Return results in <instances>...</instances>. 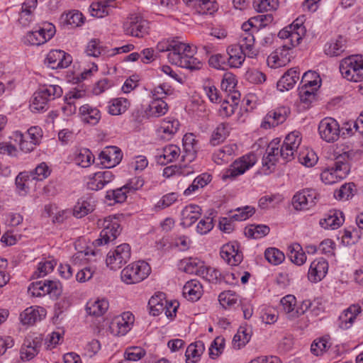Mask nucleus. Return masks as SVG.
<instances>
[{
  "mask_svg": "<svg viewBox=\"0 0 363 363\" xmlns=\"http://www.w3.org/2000/svg\"><path fill=\"white\" fill-rule=\"evenodd\" d=\"M356 153L353 150H348L337 156L333 165L321 173L322 181L326 184H333L346 177L350 172L348 161L352 160Z\"/></svg>",
  "mask_w": 363,
  "mask_h": 363,
  "instance_id": "nucleus-1",
  "label": "nucleus"
},
{
  "mask_svg": "<svg viewBox=\"0 0 363 363\" xmlns=\"http://www.w3.org/2000/svg\"><path fill=\"white\" fill-rule=\"evenodd\" d=\"M149 264L144 261L132 263L121 272V279L127 284H137L144 280L150 273Z\"/></svg>",
  "mask_w": 363,
  "mask_h": 363,
  "instance_id": "nucleus-2",
  "label": "nucleus"
},
{
  "mask_svg": "<svg viewBox=\"0 0 363 363\" xmlns=\"http://www.w3.org/2000/svg\"><path fill=\"white\" fill-rule=\"evenodd\" d=\"M62 94V89L58 85L43 86L34 93L30 107L33 110L43 111L46 108L49 101L61 96Z\"/></svg>",
  "mask_w": 363,
  "mask_h": 363,
  "instance_id": "nucleus-3",
  "label": "nucleus"
},
{
  "mask_svg": "<svg viewBox=\"0 0 363 363\" xmlns=\"http://www.w3.org/2000/svg\"><path fill=\"white\" fill-rule=\"evenodd\" d=\"M303 79L306 80V84L299 91V97L302 103L309 105L316 100V91L318 82H320L319 75L315 71L308 69L303 74Z\"/></svg>",
  "mask_w": 363,
  "mask_h": 363,
  "instance_id": "nucleus-4",
  "label": "nucleus"
},
{
  "mask_svg": "<svg viewBox=\"0 0 363 363\" xmlns=\"http://www.w3.org/2000/svg\"><path fill=\"white\" fill-rule=\"evenodd\" d=\"M256 162L257 157L255 154L252 152L242 156L239 160H235L230 167L225 170L222 176V179L225 181L228 179H235L236 177L244 174L245 171L252 167Z\"/></svg>",
  "mask_w": 363,
  "mask_h": 363,
  "instance_id": "nucleus-5",
  "label": "nucleus"
},
{
  "mask_svg": "<svg viewBox=\"0 0 363 363\" xmlns=\"http://www.w3.org/2000/svg\"><path fill=\"white\" fill-rule=\"evenodd\" d=\"M148 22L138 14H131L124 21L123 28L125 34L143 38L148 33Z\"/></svg>",
  "mask_w": 363,
  "mask_h": 363,
  "instance_id": "nucleus-6",
  "label": "nucleus"
},
{
  "mask_svg": "<svg viewBox=\"0 0 363 363\" xmlns=\"http://www.w3.org/2000/svg\"><path fill=\"white\" fill-rule=\"evenodd\" d=\"M28 291L33 296L38 297L49 294L57 298L62 294V284L60 281L52 280L35 281L29 286Z\"/></svg>",
  "mask_w": 363,
  "mask_h": 363,
  "instance_id": "nucleus-7",
  "label": "nucleus"
},
{
  "mask_svg": "<svg viewBox=\"0 0 363 363\" xmlns=\"http://www.w3.org/2000/svg\"><path fill=\"white\" fill-rule=\"evenodd\" d=\"M28 291L33 296L38 297L49 294L57 298L62 294V284L60 281L52 280L35 281L29 286Z\"/></svg>",
  "mask_w": 363,
  "mask_h": 363,
  "instance_id": "nucleus-8",
  "label": "nucleus"
},
{
  "mask_svg": "<svg viewBox=\"0 0 363 363\" xmlns=\"http://www.w3.org/2000/svg\"><path fill=\"white\" fill-rule=\"evenodd\" d=\"M130 258V247L128 244L124 243L108 253L106 262L111 269L117 270L126 264Z\"/></svg>",
  "mask_w": 363,
  "mask_h": 363,
  "instance_id": "nucleus-9",
  "label": "nucleus"
},
{
  "mask_svg": "<svg viewBox=\"0 0 363 363\" xmlns=\"http://www.w3.org/2000/svg\"><path fill=\"white\" fill-rule=\"evenodd\" d=\"M318 133L323 140L333 143L340 137V125L334 118H325L319 123Z\"/></svg>",
  "mask_w": 363,
  "mask_h": 363,
  "instance_id": "nucleus-10",
  "label": "nucleus"
},
{
  "mask_svg": "<svg viewBox=\"0 0 363 363\" xmlns=\"http://www.w3.org/2000/svg\"><path fill=\"white\" fill-rule=\"evenodd\" d=\"M319 199V194L313 189H305L293 197V206L296 210L308 209L313 206Z\"/></svg>",
  "mask_w": 363,
  "mask_h": 363,
  "instance_id": "nucleus-11",
  "label": "nucleus"
},
{
  "mask_svg": "<svg viewBox=\"0 0 363 363\" xmlns=\"http://www.w3.org/2000/svg\"><path fill=\"white\" fill-rule=\"evenodd\" d=\"M55 33V26L51 23H48L43 28L28 32L26 36V43L31 45H40L51 39Z\"/></svg>",
  "mask_w": 363,
  "mask_h": 363,
  "instance_id": "nucleus-12",
  "label": "nucleus"
},
{
  "mask_svg": "<svg viewBox=\"0 0 363 363\" xmlns=\"http://www.w3.org/2000/svg\"><path fill=\"white\" fill-rule=\"evenodd\" d=\"M177 43L174 45V48L168 53L167 59L169 62L180 68H199L198 65L200 64V62L198 59L184 56L182 50L177 48Z\"/></svg>",
  "mask_w": 363,
  "mask_h": 363,
  "instance_id": "nucleus-13",
  "label": "nucleus"
},
{
  "mask_svg": "<svg viewBox=\"0 0 363 363\" xmlns=\"http://www.w3.org/2000/svg\"><path fill=\"white\" fill-rule=\"evenodd\" d=\"M290 112V108L286 106H280L272 110L264 117L261 126L264 128L277 126L286 120Z\"/></svg>",
  "mask_w": 363,
  "mask_h": 363,
  "instance_id": "nucleus-14",
  "label": "nucleus"
},
{
  "mask_svg": "<svg viewBox=\"0 0 363 363\" xmlns=\"http://www.w3.org/2000/svg\"><path fill=\"white\" fill-rule=\"evenodd\" d=\"M122 158L123 154L121 149L116 146L106 147L99 154L101 164L108 169L118 164Z\"/></svg>",
  "mask_w": 363,
  "mask_h": 363,
  "instance_id": "nucleus-15",
  "label": "nucleus"
},
{
  "mask_svg": "<svg viewBox=\"0 0 363 363\" xmlns=\"http://www.w3.org/2000/svg\"><path fill=\"white\" fill-rule=\"evenodd\" d=\"M45 62L50 68H67L72 62L69 54L60 50H51L47 55Z\"/></svg>",
  "mask_w": 363,
  "mask_h": 363,
  "instance_id": "nucleus-16",
  "label": "nucleus"
},
{
  "mask_svg": "<svg viewBox=\"0 0 363 363\" xmlns=\"http://www.w3.org/2000/svg\"><path fill=\"white\" fill-rule=\"evenodd\" d=\"M221 257L232 266L239 264L243 258L242 252L239 250V244L237 242L224 245L220 250Z\"/></svg>",
  "mask_w": 363,
  "mask_h": 363,
  "instance_id": "nucleus-17",
  "label": "nucleus"
},
{
  "mask_svg": "<svg viewBox=\"0 0 363 363\" xmlns=\"http://www.w3.org/2000/svg\"><path fill=\"white\" fill-rule=\"evenodd\" d=\"M328 264L324 258L316 259L311 264L308 270V279L313 282L320 281L326 275Z\"/></svg>",
  "mask_w": 363,
  "mask_h": 363,
  "instance_id": "nucleus-18",
  "label": "nucleus"
},
{
  "mask_svg": "<svg viewBox=\"0 0 363 363\" xmlns=\"http://www.w3.org/2000/svg\"><path fill=\"white\" fill-rule=\"evenodd\" d=\"M41 345L42 338L40 337L33 339L27 338L21 349V359L27 361L33 359L38 353Z\"/></svg>",
  "mask_w": 363,
  "mask_h": 363,
  "instance_id": "nucleus-19",
  "label": "nucleus"
},
{
  "mask_svg": "<svg viewBox=\"0 0 363 363\" xmlns=\"http://www.w3.org/2000/svg\"><path fill=\"white\" fill-rule=\"evenodd\" d=\"M114 178L112 172L106 170L103 172H98L94 174L88 182V188L98 191L103 189L105 185L110 183Z\"/></svg>",
  "mask_w": 363,
  "mask_h": 363,
  "instance_id": "nucleus-20",
  "label": "nucleus"
},
{
  "mask_svg": "<svg viewBox=\"0 0 363 363\" xmlns=\"http://www.w3.org/2000/svg\"><path fill=\"white\" fill-rule=\"evenodd\" d=\"M158 151L156 157L157 162L161 165L174 162L180 155V148L175 145H167L161 151Z\"/></svg>",
  "mask_w": 363,
  "mask_h": 363,
  "instance_id": "nucleus-21",
  "label": "nucleus"
},
{
  "mask_svg": "<svg viewBox=\"0 0 363 363\" xmlns=\"http://www.w3.org/2000/svg\"><path fill=\"white\" fill-rule=\"evenodd\" d=\"M361 307L357 304L350 306L345 310L339 318V325L342 329H348L353 324L357 316L361 313Z\"/></svg>",
  "mask_w": 363,
  "mask_h": 363,
  "instance_id": "nucleus-22",
  "label": "nucleus"
},
{
  "mask_svg": "<svg viewBox=\"0 0 363 363\" xmlns=\"http://www.w3.org/2000/svg\"><path fill=\"white\" fill-rule=\"evenodd\" d=\"M201 209L195 204H190L184 207L182 211V223L184 227H190L201 216Z\"/></svg>",
  "mask_w": 363,
  "mask_h": 363,
  "instance_id": "nucleus-23",
  "label": "nucleus"
},
{
  "mask_svg": "<svg viewBox=\"0 0 363 363\" xmlns=\"http://www.w3.org/2000/svg\"><path fill=\"white\" fill-rule=\"evenodd\" d=\"M227 61L230 68H239L245 58V50L238 45L228 47Z\"/></svg>",
  "mask_w": 363,
  "mask_h": 363,
  "instance_id": "nucleus-24",
  "label": "nucleus"
},
{
  "mask_svg": "<svg viewBox=\"0 0 363 363\" xmlns=\"http://www.w3.org/2000/svg\"><path fill=\"white\" fill-rule=\"evenodd\" d=\"M344 222V216L340 211H330L325 218L320 219V225L325 229L333 230L338 228Z\"/></svg>",
  "mask_w": 363,
  "mask_h": 363,
  "instance_id": "nucleus-25",
  "label": "nucleus"
},
{
  "mask_svg": "<svg viewBox=\"0 0 363 363\" xmlns=\"http://www.w3.org/2000/svg\"><path fill=\"white\" fill-rule=\"evenodd\" d=\"M183 295L189 301H198L203 293L202 286L199 281L192 279L186 283L183 287Z\"/></svg>",
  "mask_w": 363,
  "mask_h": 363,
  "instance_id": "nucleus-26",
  "label": "nucleus"
},
{
  "mask_svg": "<svg viewBox=\"0 0 363 363\" xmlns=\"http://www.w3.org/2000/svg\"><path fill=\"white\" fill-rule=\"evenodd\" d=\"M299 79V72L296 69H287L277 82V89L281 91L289 90Z\"/></svg>",
  "mask_w": 363,
  "mask_h": 363,
  "instance_id": "nucleus-27",
  "label": "nucleus"
},
{
  "mask_svg": "<svg viewBox=\"0 0 363 363\" xmlns=\"http://www.w3.org/2000/svg\"><path fill=\"white\" fill-rule=\"evenodd\" d=\"M44 312L43 308H27L20 314L21 321L23 325H33L45 315Z\"/></svg>",
  "mask_w": 363,
  "mask_h": 363,
  "instance_id": "nucleus-28",
  "label": "nucleus"
},
{
  "mask_svg": "<svg viewBox=\"0 0 363 363\" xmlns=\"http://www.w3.org/2000/svg\"><path fill=\"white\" fill-rule=\"evenodd\" d=\"M205 350L204 343L202 341H196L190 344L185 352L186 363H196Z\"/></svg>",
  "mask_w": 363,
  "mask_h": 363,
  "instance_id": "nucleus-29",
  "label": "nucleus"
},
{
  "mask_svg": "<svg viewBox=\"0 0 363 363\" xmlns=\"http://www.w3.org/2000/svg\"><path fill=\"white\" fill-rule=\"evenodd\" d=\"M79 112L83 117L84 121L91 125L98 123L101 118L100 111L89 104L82 106L79 108Z\"/></svg>",
  "mask_w": 363,
  "mask_h": 363,
  "instance_id": "nucleus-30",
  "label": "nucleus"
},
{
  "mask_svg": "<svg viewBox=\"0 0 363 363\" xmlns=\"http://www.w3.org/2000/svg\"><path fill=\"white\" fill-rule=\"evenodd\" d=\"M98 225L103 227V230L110 231L108 235L112 236V240H115L121 232V225L116 218L108 216L103 220L99 219L98 220Z\"/></svg>",
  "mask_w": 363,
  "mask_h": 363,
  "instance_id": "nucleus-31",
  "label": "nucleus"
},
{
  "mask_svg": "<svg viewBox=\"0 0 363 363\" xmlns=\"http://www.w3.org/2000/svg\"><path fill=\"white\" fill-rule=\"evenodd\" d=\"M179 125V122L177 119H165L162 121L161 126L158 129V132L166 135H161V137L168 140L177 132Z\"/></svg>",
  "mask_w": 363,
  "mask_h": 363,
  "instance_id": "nucleus-32",
  "label": "nucleus"
},
{
  "mask_svg": "<svg viewBox=\"0 0 363 363\" xmlns=\"http://www.w3.org/2000/svg\"><path fill=\"white\" fill-rule=\"evenodd\" d=\"M345 40L342 35L337 38L332 39L325 45V52L330 56H337L344 51Z\"/></svg>",
  "mask_w": 363,
  "mask_h": 363,
  "instance_id": "nucleus-33",
  "label": "nucleus"
},
{
  "mask_svg": "<svg viewBox=\"0 0 363 363\" xmlns=\"http://www.w3.org/2000/svg\"><path fill=\"white\" fill-rule=\"evenodd\" d=\"M94 210V206L89 199H79L73 208V216L77 218H81Z\"/></svg>",
  "mask_w": 363,
  "mask_h": 363,
  "instance_id": "nucleus-34",
  "label": "nucleus"
},
{
  "mask_svg": "<svg viewBox=\"0 0 363 363\" xmlns=\"http://www.w3.org/2000/svg\"><path fill=\"white\" fill-rule=\"evenodd\" d=\"M229 134L228 123H220L211 135L210 143L213 145H218L223 143Z\"/></svg>",
  "mask_w": 363,
  "mask_h": 363,
  "instance_id": "nucleus-35",
  "label": "nucleus"
},
{
  "mask_svg": "<svg viewBox=\"0 0 363 363\" xmlns=\"http://www.w3.org/2000/svg\"><path fill=\"white\" fill-rule=\"evenodd\" d=\"M108 308V302L106 300H98L94 302L88 303L86 311L89 315L101 316L104 315Z\"/></svg>",
  "mask_w": 363,
  "mask_h": 363,
  "instance_id": "nucleus-36",
  "label": "nucleus"
},
{
  "mask_svg": "<svg viewBox=\"0 0 363 363\" xmlns=\"http://www.w3.org/2000/svg\"><path fill=\"white\" fill-rule=\"evenodd\" d=\"M284 312L288 314L289 318H294L298 316L299 310H295L296 298L293 295H287L280 301Z\"/></svg>",
  "mask_w": 363,
  "mask_h": 363,
  "instance_id": "nucleus-37",
  "label": "nucleus"
},
{
  "mask_svg": "<svg viewBox=\"0 0 363 363\" xmlns=\"http://www.w3.org/2000/svg\"><path fill=\"white\" fill-rule=\"evenodd\" d=\"M129 105L128 100L125 98L113 99L110 102L108 113L113 116L121 115L127 110Z\"/></svg>",
  "mask_w": 363,
  "mask_h": 363,
  "instance_id": "nucleus-38",
  "label": "nucleus"
},
{
  "mask_svg": "<svg viewBox=\"0 0 363 363\" xmlns=\"http://www.w3.org/2000/svg\"><path fill=\"white\" fill-rule=\"evenodd\" d=\"M289 257L291 261L297 264L302 265L306 260V255L303 251L301 246L295 243L289 247Z\"/></svg>",
  "mask_w": 363,
  "mask_h": 363,
  "instance_id": "nucleus-39",
  "label": "nucleus"
},
{
  "mask_svg": "<svg viewBox=\"0 0 363 363\" xmlns=\"http://www.w3.org/2000/svg\"><path fill=\"white\" fill-rule=\"evenodd\" d=\"M130 329L129 323H127L123 318L117 317L113 320L110 325L111 333L116 336L125 335Z\"/></svg>",
  "mask_w": 363,
  "mask_h": 363,
  "instance_id": "nucleus-40",
  "label": "nucleus"
},
{
  "mask_svg": "<svg viewBox=\"0 0 363 363\" xmlns=\"http://www.w3.org/2000/svg\"><path fill=\"white\" fill-rule=\"evenodd\" d=\"M269 230V228L266 225H251L245 228V234L248 238L259 239L267 235Z\"/></svg>",
  "mask_w": 363,
  "mask_h": 363,
  "instance_id": "nucleus-41",
  "label": "nucleus"
},
{
  "mask_svg": "<svg viewBox=\"0 0 363 363\" xmlns=\"http://www.w3.org/2000/svg\"><path fill=\"white\" fill-rule=\"evenodd\" d=\"M289 61V57H287L286 55L284 56L282 52L279 53L278 51L272 52L267 57V60L268 65L271 66V68L285 67Z\"/></svg>",
  "mask_w": 363,
  "mask_h": 363,
  "instance_id": "nucleus-42",
  "label": "nucleus"
},
{
  "mask_svg": "<svg viewBox=\"0 0 363 363\" xmlns=\"http://www.w3.org/2000/svg\"><path fill=\"white\" fill-rule=\"evenodd\" d=\"M250 340V333L245 327H240L237 333L234 335L233 344L234 348L240 349L245 345Z\"/></svg>",
  "mask_w": 363,
  "mask_h": 363,
  "instance_id": "nucleus-43",
  "label": "nucleus"
},
{
  "mask_svg": "<svg viewBox=\"0 0 363 363\" xmlns=\"http://www.w3.org/2000/svg\"><path fill=\"white\" fill-rule=\"evenodd\" d=\"M339 68H363V55H352L344 58Z\"/></svg>",
  "mask_w": 363,
  "mask_h": 363,
  "instance_id": "nucleus-44",
  "label": "nucleus"
},
{
  "mask_svg": "<svg viewBox=\"0 0 363 363\" xmlns=\"http://www.w3.org/2000/svg\"><path fill=\"white\" fill-rule=\"evenodd\" d=\"M305 33V27H298V30H293L288 40L283 45V47L287 50H290L297 46L302 40V37L304 35Z\"/></svg>",
  "mask_w": 363,
  "mask_h": 363,
  "instance_id": "nucleus-45",
  "label": "nucleus"
},
{
  "mask_svg": "<svg viewBox=\"0 0 363 363\" xmlns=\"http://www.w3.org/2000/svg\"><path fill=\"white\" fill-rule=\"evenodd\" d=\"M128 193H129V191L124 185L116 189L108 191L106 198L108 200H114L116 203H123L127 199Z\"/></svg>",
  "mask_w": 363,
  "mask_h": 363,
  "instance_id": "nucleus-46",
  "label": "nucleus"
},
{
  "mask_svg": "<svg viewBox=\"0 0 363 363\" xmlns=\"http://www.w3.org/2000/svg\"><path fill=\"white\" fill-rule=\"evenodd\" d=\"M264 257L269 263L274 265L281 264L285 258L284 254L277 248L267 249Z\"/></svg>",
  "mask_w": 363,
  "mask_h": 363,
  "instance_id": "nucleus-47",
  "label": "nucleus"
},
{
  "mask_svg": "<svg viewBox=\"0 0 363 363\" xmlns=\"http://www.w3.org/2000/svg\"><path fill=\"white\" fill-rule=\"evenodd\" d=\"M218 301L220 305L226 309L237 303L238 296L232 291H223L220 294Z\"/></svg>",
  "mask_w": 363,
  "mask_h": 363,
  "instance_id": "nucleus-48",
  "label": "nucleus"
},
{
  "mask_svg": "<svg viewBox=\"0 0 363 363\" xmlns=\"http://www.w3.org/2000/svg\"><path fill=\"white\" fill-rule=\"evenodd\" d=\"M94 161V157L88 149L81 150L75 157V162L82 167H88Z\"/></svg>",
  "mask_w": 363,
  "mask_h": 363,
  "instance_id": "nucleus-49",
  "label": "nucleus"
},
{
  "mask_svg": "<svg viewBox=\"0 0 363 363\" xmlns=\"http://www.w3.org/2000/svg\"><path fill=\"white\" fill-rule=\"evenodd\" d=\"M145 354V350L137 346L128 347L124 353L125 360L128 362L129 361H138L142 359Z\"/></svg>",
  "mask_w": 363,
  "mask_h": 363,
  "instance_id": "nucleus-50",
  "label": "nucleus"
},
{
  "mask_svg": "<svg viewBox=\"0 0 363 363\" xmlns=\"http://www.w3.org/2000/svg\"><path fill=\"white\" fill-rule=\"evenodd\" d=\"M255 208L246 206L244 208H238L235 210V213L230 216L233 220H245L255 213Z\"/></svg>",
  "mask_w": 363,
  "mask_h": 363,
  "instance_id": "nucleus-51",
  "label": "nucleus"
},
{
  "mask_svg": "<svg viewBox=\"0 0 363 363\" xmlns=\"http://www.w3.org/2000/svg\"><path fill=\"white\" fill-rule=\"evenodd\" d=\"M167 110V104L163 100H153L150 105V111L155 117L164 115Z\"/></svg>",
  "mask_w": 363,
  "mask_h": 363,
  "instance_id": "nucleus-52",
  "label": "nucleus"
},
{
  "mask_svg": "<svg viewBox=\"0 0 363 363\" xmlns=\"http://www.w3.org/2000/svg\"><path fill=\"white\" fill-rule=\"evenodd\" d=\"M355 187L353 183L345 184L341 186L340 189L336 190L334 192V196L336 199L347 200L350 196L353 195L354 188Z\"/></svg>",
  "mask_w": 363,
  "mask_h": 363,
  "instance_id": "nucleus-53",
  "label": "nucleus"
},
{
  "mask_svg": "<svg viewBox=\"0 0 363 363\" xmlns=\"http://www.w3.org/2000/svg\"><path fill=\"white\" fill-rule=\"evenodd\" d=\"M330 347L326 337H321L318 341L315 340L311 345V351L316 355H320Z\"/></svg>",
  "mask_w": 363,
  "mask_h": 363,
  "instance_id": "nucleus-54",
  "label": "nucleus"
},
{
  "mask_svg": "<svg viewBox=\"0 0 363 363\" xmlns=\"http://www.w3.org/2000/svg\"><path fill=\"white\" fill-rule=\"evenodd\" d=\"M233 152L234 149L233 146H224L213 155L214 161L217 164H221L222 162H227L228 157L233 155Z\"/></svg>",
  "mask_w": 363,
  "mask_h": 363,
  "instance_id": "nucleus-55",
  "label": "nucleus"
},
{
  "mask_svg": "<svg viewBox=\"0 0 363 363\" xmlns=\"http://www.w3.org/2000/svg\"><path fill=\"white\" fill-rule=\"evenodd\" d=\"M65 22L74 28L80 26L84 23L83 15L78 11L69 12L65 15Z\"/></svg>",
  "mask_w": 363,
  "mask_h": 363,
  "instance_id": "nucleus-56",
  "label": "nucleus"
},
{
  "mask_svg": "<svg viewBox=\"0 0 363 363\" xmlns=\"http://www.w3.org/2000/svg\"><path fill=\"white\" fill-rule=\"evenodd\" d=\"M301 143V138L298 132H291L285 138L283 145L289 147L291 150L296 151Z\"/></svg>",
  "mask_w": 363,
  "mask_h": 363,
  "instance_id": "nucleus-57",
  "label": "nucleus"
},
{
  "mask_svg": "<svg viewBox=\"0 0 363 363\" xmlns=\"http://www.w3.org/2000/svg\"><path fill=\"white\" fill-rule=\"evenodd\" d=\"M50 170L48 165L45 162H42L38 164L35 169L30 172V176L33 177V179L43 180L50 175Z\"/></svg>",
  "mask_w": 363,
  "mask_h": 363,
  "instance_id": "nucleus-58",
  "label": "nucleus"
},
{
  "mask_svg": "<svg viewBox=\"0 0 363 363\" xmlns=\"http://www.w3.org/2000/svg\"><path fill=\"white\" fill-rule=\"evenodd\" d=\"M281 201V199L278 195L265 196L259 200V206L262 209H267L269 207L274 208L276 204Z\"/></svg>",
  "mask_w": 363,
  "mask_h": 363,
  "instance_id": "nucleus-59",
  "label": "nucleus"
},
{
  "mask_svg": "<svg viewBox=\"0 0 363 363\" xmlns=\"http://www.w3.org/2000/svg\"><path fill=\"white\" fill-rule=\"evenodd\" d=\"M245 76L247 81L253 84L262 83L266 80V75L259 69H247Z\"/></svg>",
  "mask_w": 363,
  "mask_h": 363,
  "instance_id": "nucleus-60",
  "label": "nucleus"
},
{
  "mask_svg": "<svg viewBox=\"0 0 363 363\" xmlns=\"http://www.w3.org/2000/svg\"><path fill=\"white\" fill-rule=\"evenodd\" d=\"M224 345V340L216 337L211 343L209 347V357L211 359H216L221 354Z\"/></svg>",
  "mask_w": 363,
  "mask_h": 363,
  "instance_id": "nucleus-61",
  "label": "nucleus"
},
{
  "mask_svg": "<svg viewBox=\"0 0 363 363\" xmlns=\"http://www.w3.org/2000/svg\"><path fill=\"white\" fill-rule=\"evenodd\" d=\"M278 6V0H261L257 5H255L257 11L259 13L270 10H276Z\"/></svg>",
  "mask_w": 363,
  "mask_h": 363,
  "instance_id": "nucleus-62",
  "label": "nucleus"
},
{
  "mask_svg": "<svg viewBox=\"0 0 363 363\" xmlns=\"http://www.w3.org/2000/svg\"><path fill=\"white\" fill-rule=\"evenodd\" d=\"M237 80L235 76L230 72L225 73L221 82L222 89L228 92V91L235 90Z\"/></svg>",
  "mask_w": 363,
  "mask_h": 363,
  "instance_id": "nucleus-63",
  "label": "nucleus"
},
{
  "mask_svg": "<svg viewBox=\"0 0 363 363\" xmlns=\"http://www.w3.org/2000/svg\"><path fill=\"white\" fill-rule=\"evenodd\" d=\"M90 8L91 16L97 18H102L108 13L107 6L101 2L93 3Z\"/></svg>",
  "mask_w": 363,
  "mask_h": 363,
  "instance_id": "nucleus-64",
  "label": "nucleus"
}]
</instances>
